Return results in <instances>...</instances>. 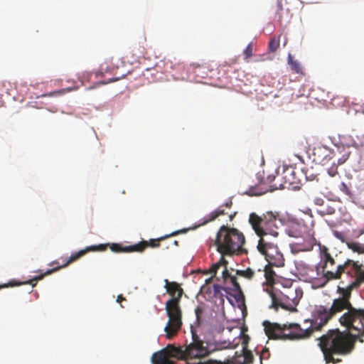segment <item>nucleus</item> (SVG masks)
<instances>
[{
	"mask_svg": "<svg viewBox=\"0 0 364 364\" xmlns=\"http://www.w3.org/2000/svg\"><path fill=\"white\" fill-rule=\"evenodd\" d=\"M334 212H335V210H334V208H328V209H327V210H326V213H327L328 214H333V213H334Z\"/></svg>",
	"mask_w": 364,
	"mask_h": 364,
	"instance_id": "e433bc0d",
	"label": "nucleus"
},
{
	"mask_svg": "<svg viewBox=\"0 0 364 364\" xmlns=\"http://www.w3.org/2000/svg\"><path fill=\"white\" fill-rule=\"evenodd\" d=\"M211 280L212 278L206 279V284L201 287L200 292L203 294L208 295L209 298L212 296L218 297V294L220 293L222 287L219 284H214L211 287L210 285Z\"/></svg>",
	"mask_w": 364,
	"mask_h": 364,
	"instance_id": "dca6fc26",
	"label": "nucleus"
},
{
	"mask_svg": "<svg viewBox=\"0 0 364 364\" xmlns=\"http://www.w3.org/2000/svg\"><path fill=\"white\" fill-rule=\"evenodd\" d=\"M53 264H58V262L55 261V262H53Z\"/></svg>",
	"mask_w": 364,
	"mask_h": 364,
	"instance_id": "c03bdc74",
	"label": "nucleus"
},
{
	"mask_svg": "<svg viewBox=\"0 0 364 364\" xmlns=\"http://www.w3.org/2000/svg\"><path fill=\"white\" fill-rule=\"evenodd\" d=\"M308 322H309V321H308L307 320H306V321H304V323H307Z\"/></svg>",
	"mask_w": 364,
	"mask_h": 364,
	"instance_id": "49530a36",
	"label": "nucleus"
},
{
	"mask_svg": "<svg viewBox=\"0 0 364 364\" xmlns=\"http://www.w3.org/2000/svg\"><path fill=\"white\" fill-rule=\"evenodd\" d=\"M333 234L335 237H336L337 239L341 240L342 242H346L348 241V240H346V237L345 233H343L342 232H339L338 230H334L333 232Z\"/></svg>",
	"mask_w": 364,
	"mask_h": 364,
	"instance_id": "7c9ffc66",
	"label": "nucleus"
},
{
	"mask_svg": "<svg viewBox=\"0 0 364 364\" xmlns=\"http://www.w3.org/2000/svg\"><path fill=\"white\" fill-rule=\"evenodd\" d=\"M205 308L203 305H199L195 309V314L196 316V321L198 324H200L203 321V315Z\"/></svg>",
	"mask_w": 364,
	"mask_h": 364,
	"instance_id": "a878e982",
	"label": "nucleus"
},
{
	"mask_svg": "<svg viewBox=\"0 0 364 364\" xmlns=\"http://www.w3.org/2000/svg\"><path fill=\"white\" fill-rule=\"evenodd\" d=\"M106 73H111L113 75V77L109 79L107 82H112L119 80L124 78L127 75V73L124 71H120L119 68L118 66H109L107 62H105L100 65L99 70L95 74L96 76H98L103 75Z\"/></svg>",
	"mask_w": 364,
	"mask_h": 364,
	"instance_id": "4468645a",
	"label": "nucleus"
},
{
	"mask_svg": "<svg viewBox=\"0 0 364 364\" xmlns=\"http://www.w3.org/2000/svg\"><path fill=\"white\" fill-rule=\"evenodd\" d=\"M277 16L278 18L277 21L279 22L281 25H282L283 23H288L290 20L288 13L286 14L285 17L284 16L282 3V1L280 0L277 1Z\"/></svg>",
	"mask_w": 364,
	"mask_h": 364,
	"instance_id": "6ab92c4d",
	"label": "nucleus"
},
{
	"mask_svg": "<svg viewBox=\"0 0 364 364\" xmlns=\"http://www.w3.org/2000/svg\"><path fill=\"white\" fill-rule=\"evenodd\" d=\"M227 264L228 262L224 257H221L220 259L218 262L213 264L210 267L209 273L215 275L218 269L220 267H223L222 277L226 286L224 287H222V289H223L226 293L234 296L237 303H243L245 298L242 289L237 282L236 277L231 275L228 272L226 267Z\"/></svg>",
	"mask_w": 364,
	"mask_h": 364,
	"instance_id": "6e6552de",
	"label": "nucleus"
},
{
	"mask_svg": "<svg viewBox=\"0 0 364 364\" xmlns=\"http://www.w3.org/2000/svg\"><path fill=\"white\" fill-rule=\"evenodd\" d=\"M264 272V277H266L267 282H270L272 280L274 279V273L270 268L266 267Z\"/></svg>",
	"mask_w": 364,
	"mask_h": 364,
	"instance_id": "c756f323",
	"label": "nucleus"
},
{
	"mask_svg": "<svg viewBox=\"0 0 364 364\" xmlns=\"http://www.w3.org/2000/svg\"><path fill=\"white\" fill-rule=\"evenodd\" d=\"M232 205V202L230 200L229 202H227L225 205L227 207V208H230Z\"/></svg>",
	"mask_w": 364,
	"mask_h": 364,
	"instance_id": "58836bf2",
	"label": "nucleus"
},
{
	"mask_svg": "<svg viewBox=\"0 0 364 364\" xmlns=\"http://www.w3.org/2000/svg\"><path fill=\"white\" fill-rule=\"evenodd\" d=\"M252 52H253V45L252 43H250L247 45V46L243 51V54L245 55V60H247L250 57L252 56Z\"/></svg>",
	"mask_w": 364,
	"mask_h": 364,
	"instance_id": "c85d7f7f",
	"label": "nucleus"
},
{
	"mask_svg": "<svg viewBox=\"0 0 364 364\" xmlns=\"http://www.w3.org/2000/svg\"><path fill=\"white\" fill-rule=\"evenodd\" d=\"M248 194H249V195H257V193H252V192H250Z\"/></svg>",
	"mask_w": 364,
	"mask_h": 364,
	"instance_id": "a19ab883",
	"label": "nucleus"
},
{
	"mask_svg": "<svg viewBox=\"0 0 364 364\" xmlns=\"http://www.w3.org/2000/svg\"><path fill=\"white\" fill-rule=\"evenodd\" d=\"M125 300V298L122 296V295H119L117 299V301L118 303H121L122 301Z\"/></svg>",
	"mask_w": 364,
	"mask_h": 364,
	"instance_id": "c9c22d12",
	"label": "nucleus"
},
{
	"mask_svg": "<svg viewBox=\"0 0 364 364\" xmlns=\"http://www.w3.org/2000/svg\"><path fill=\"white\" fill-rule=\"evenodd\" d=\"M225 214L226 213H225V210L222 208V206H220L217 210L211 212L208 215H207L205 220L201 225H205L215 220L218 217Z\"/></svg>",
	"mask_w": 364,
	"mask_h": 364,
	"instance_id": "412c9836",
	"label": "nucleus"
},
{
	"mask_svg": "<svg viewBox=\"0 0 364 364\" xmlns=\"http://www.w3.org/2000/svg\"><path fill=\"white\" fill-rule=\"evenodd\" d=\"M350 145L356 148L364 146V133L355 135Z\"/></svg>",
	"mask_w": 364,
	"mask_h": 364,
	"instance_id": "b1692460",
	"label": "nucleus"
},
{
	"mask_svg": "<svg viewBox=\"0 0 364 364\" xmlns=\"http://www.w3.org/2000/svg\"><path fill=\"white\" fill-rule=\"evenodd\" d=\"M166 291L171 296L165 304V309L168 321L164 328L167 338H171L181 329L182 325V311L179 302L183 294V289L176 282H169L164 279Z\"/></svg>",
	"mask_w": 364,
	"mask_h": 364,
	"instance_id": "7ed1b4c3",
	"label": "nucleus"
},
{
	"mask_svg": "<svg viewBox=\"0 0 364 364\" xmlns=\"http://www.w3.org/2000/svg\"><path fill=\"white\" fill-rule=\"evenodd\" d=\"M141 245H134L129 246L122 247L120 244L112 243L109 248L114 252H141Z\"/></svg>",
	"mask_w": 364,
	"mask_h": 364,
	"instance_id": "f3484780",
	"label": "nucleus"
},
{
	"mask_svg": "<svg viewBox=\"0 0 364 364\" xmlns=\"http://www.w3.org/2000/svg\"><path fill=\"white\" fill-rule=\"evenodd\" d=\"M274 178H275L274 176L269 175L267 177V182L270 183L274 180Z\"/></svg>",
	"mask_w": 364,
	"mask_h": 364,
	"instance_id": "f704fd0d",
	"label": "nucleus"
},
{
	"mask_svg": "<svg viewBox=\"0 0 364 364\" xmlns=\"http://www.w3.org/2000/svg\"><path fill=\"white\" fill-rule=\"evenodd\" d=\"M269 356V352L267 349H262V352L260 353L259 354V358H260V364H263L262 363V360L264 358H268Z\"/></svg>",
	"mask_w": 364,
	"mask_h": 364,
	"instance_id": "473e14b6",
	"label": "nucleus"
},
{
	"mask_svg": "<svg viewBox=\"0 0 364 364\" xmlns=\"http://www.w3.org/2000/svg\"><path fill=\"white\" fill-rule=\"evenodd\" d=\"M266 291L272 299L270 307L275 310H277L279 307L288 310L294 309L303 296L302 290L293 286L284 287L283 291L269 286Z\"/></svg>",
	"mask_w": 364,
	"mask_h": 364,
	"instance_id": "423d86ee",
	"label": "nucleus"
},
{
	"mask_svg": "<svg viewBox=\"0 0 364 364\" xmlns=\"http://www.w3.org/2000/svg\"><path fill=\"white\" fill-rule=\"evenodd\" d=\"M347 247L351 250L353 252L358 254H364V245L358 242H354L349 240L346 242Z\"/></svg>",
	"mask_w": 364,
	"mask_h": 364,
	"instance_id": "aec40b11",
	"label": "nucleus"
},
{
	"mask_svg": "<svg viewBox=\"0 0 364 364\" xmlns=\"http://www.w3.org/2000/svg\"><path fill=\"white\" fill-rule=\"evenodd\" d=\"M231 346V342L229 341H215L213 344H208V346H204L205 348L208 351V355L210 352L215 350H220L227 349Z\"/></svg>",
	"mask_w": 364,
	"mask_h": 364,
	"instance_id": "a211bd4d",
	"label": "nucleus"
},
{
	"mask_svg": "<svg viewBox=\"0 0 364 364\" xmlns=\"http://www.w3.org/2000/svg\"><path fill=\"white\" fill-rule=\"evenodd\" d=\"M360 110L363 112V114H364V104L361 105Z\"/></svg>",
	"mask_w": 364,
	"mask_h": 364,
	"instance_id": "ea45409f",
	"label": "nucleus"
},
{
	"mask_svg": "<svg viewBox=\"0 0 364 364\" xmlns=\"http://www.w3.org/2000/svg\"><path fill=\"white\" fill-rule=\"evenodd\" d=\"M245 237L242 232L235 228L222 225L214 242L221 257L224 255H240L244 252Z\"/></svg>",
	"mask_w": 364,
	"mask_h": 364,
	"instance_id": "20e7f679",
	"label": "nucleus"
},
{
	"mask_svg": "<svg viewBox=\"0 0 364 364\" xmlns=\"http://www.w3.org/2000/svg\"><path fill=\"white\" fill-rule=\"evenodd\" d=\"M358 237L363 235L364 234V228L359 229L358 230Z\"/></svg>",
	"mask_w": 364,
	"mask_h": 364,
	"instance_id": "4c0bfd02",
	"label": "nucleus"
},
{
	"mask_svg": "<svg viewBox=\"0 0 364 364\" xmlns=\"http://www.w3.org/2000/svg\"><path fill=\"white\" fill-rule=\"evenodd\" d=\"M364 282V270L346 287H338L340 296L334 299L330 307L317 306L310 321V326L301 328L296 323L282 325L264 321L262 323L266 336L273 340H299L309 338L315 331H320L338 314L346 311L338 318L342 326L364 333V309L355 308L350 302L351 291Z\"/></svg>",
	"mask_w": 364,
	"mask_h": 364,
	"instance_id": "f257e3e1",
	"label": "nucleus"
},
{
	"mask_svg": "<svg viewBox=\"0 0 364 364\" xmlns=\"http://www.w3.org/2000/svg\"><path fill=\"white\" fill-rule=\"evenodd\" d=\"M283 173H284L283 178H284L285 183H287L289 185L294 183V181L293 180L294 179V177H293L294 171L292 169L287 168V169L284 170Z\"/></svg>",
	"mask_w": 364,
	"mask_h": 364,
	"instance_id": "393cba45",
	"label": "nucleus"
},
{
	"mask_svg": "<svg viewBox=\"0 0 364 364\" xmlns=\"http://www.w3.org/2000/svg\"><path fill=\"white\" fill-rule=\"evenodd\" d=\"M288 63L291 67V69L296 73L303 74V70L301 64L299 61L293 59L291 54L288 55Z\"/></svg>",
	"mask_w": 364,
	"mask_h": 364,
	"instance_id": "4be33fe9",
	"label": "nucleus"
},
{
	"mask_svg": "<svg viewBox=\"0 0 364 364\" xmlns=\"http://www.w3.org/2000/svg\"><path fill=\"white\" fill-rule=\"evenodd\" d=\"M339 188H340L341 191H342L343 193H344L347 196H350L351 195V193H350V191L349 188L348 187V186L345 183H343V182L341 183L340 184Z\"/></svg>",
	"mask_w": 364,
	"mask_h": 364,
	"instance_id": "2f4dec72",
	"label": "nucleus"
},
{
	"mask_svg": "<svg viewBox=\"0 0 364 364\" xmlns=\"http://www.w3.org/2000/svg\"><path fill=\"white\" fill-rule=\"evenodd\" d=\"M173 243L175 245H178V242L176 240H174Z\"/></svg>",
	"mask_w": 364,
	"mask_h": 364,
	"instance_id": "79ce46f5",
	"label": "nucleus"
},
{
	"mask_svg": "<svg viewBox=\"0 0 364 364\" xmlns=\"http://www.w3.org/2000/svg\"><path fill=\"white\" fill-rule=\"evenodd\" d=\"M279 43L280 42L279 38L276 37L272 38L268 44L269 50L270 52H275L279 48Z\"/></svg>",
	"mask_w": 364,
	"mask_h": 364,
	"instance_id": "cd10ccee",
	"label": "nucleus"
},
{
	"mask_svg": "<svg viewBox=\"0 0 364 364\" xmlns=\"http://www.w3.org/2000/svg\"><path fill=\"white\" fill-rule=\"evenodd\" d=\"M361 269L357 262L348 259L343 263L338 264L335 269V274H330L331 278H336V280L341 279L343 274H346L350 279L349 282H352L357 277Z\"/></svg>",
	"mask_w": 364,
	"mask_h": 364,
	"instance_id": "9b49d317",
	"label": "nucleus"
},
{
	"mask_svg": "<svg viewBox=\"0 0 364 364\" xmlns=\"http://www.w3.org/2000/svg\"><path fill=\"white\" fill-rule=\"evenodd\" d=\"M108 245H109V244H100V245H97L88 246L83 250H81L75 253H73L70 255V258L63 264H62L60 266H58L53 269H48L45 273L41 274L36 277H34L32 279H31L28 281L23 282H16L14 281H11L9 283L0 285V289L6 288V287H16V286H20L21 284H31L33 287H36L38 281L43 279L45 276L49 275V274H52L53 272H55L63 267H67L70 263H71L74 261H76L80 257H82L83 255H85L86 253H87L89 252H103L107 250Z\"/></svg>",
	"mask_w": 364,
	"mask_h": 364,
	"instance_id": "0eeeda50",
	"label": "nucleus"
},
{
	"mask_svg": "<svg viewBox=\"0 0 364 364\" xmlns=\"http://www.w3.org/2000/svg\"><path fill=\"white\" fill-rule=\"evenodd\" d=\"M316 244V240L313 233H309L305 237L298 238L296 241L290 243L292 253L297 254L301 252H309L313 250Z\"/></svg>",
	"mask_w": 364,
	"mask_h": 364,
	"instance_id": "f8f14e48",
	"label": "nucleus"
},
{
	"mask_svg": "<svg viewBox=\"0 0 364 364\" xmlns=\"http://www.w3.org/2000/svg\"><path fill=\"white\" fill-rule=\"evenodd\" d=\"M237 274L243 277L246 279H251L255 275L254 271L250 268H247L245 270H237Z\"/></svg>",
	"mask_w": 364,
	"mask_h": 364,
	"instance_id": "bb28decb",
	"label": "nucleus"
},
{
	"mask_svg": "<svg viewBox=\"0 0 364 364\" xmlns=\"http://www.w3.org/2000/svg\"><path fill=\"white\" fill-rule=\"evenodd\" d=\"M249 223L259 238H267L268 235L274 237L279 235L278 230L282 223L278 212L267 211L261 216L250 213Z\"/></svg>",
	"mask_w": 364,
	"mask_h": 364,
	"instance_id": "39448f33",
	"label": "nucleus"
},
{
	"mask_svg": "<svg viewBox=\"0 0 364 364\" xmlns=\"http://www.w3.org/2000/svg\"><path fill=\"white\" fill-rule=\"evenodd\" d=\"M319 245L320 262L316 266V270L318 275H321L323 281L322 287L326 285L331 280H336V278H331L330 274H335V269L338 264V255L333 256L329 249L325 245Z\"/></svg>",
	"mask_w": 364,
	"mask_h": 364,
	"instance_id": "1a4fd4ad",
	"label": "nucleus"
},
{
	"mask_svg": "<svg viewBox=\"0 0 364 364\" xmlns=\"http://www.w3.org/2000/svg\"><path fill=\"white\" fill-rule=\"evenodd\" d=\"M232 217H233V216H232V215H230V220H232Z\"/></svg>",
	"mask_w": 364,
	"mask_h": 364,
	"instance_id": "a18cd8bd",
	"label": "nucleus"
},
{
	"mask_svg": "<svg viewBox=\"0 0 364 364\" xmlns=\"http://www.w3.org/2000/svg\"><path fill=\"white\" fill-rule=\"evenodd\" d=\"M333 154V157H336L338 159V164L336 165L334 163L333 165L328 169L327 172L328 175L331 177L336 176L338 172V166L344 164L350 156V151L348 148H345L343 146H338L336 148V151H333L331 152Z\"/></svg>",
	"mask_w": 364,
	"mask_h": 364,
	"instance_id": "ddd939ff",
	"label": "nucleus"
},
{
	"mask_svg": "<svg viewBox=\"0 0 364 364\" xmlns=\"http://www.w3.org/2000/svg\"><path fill=\"white\" fill-rule=\"evenodd\" d=\"M254 356L251 350L247 349V343L242 344L241 351H236L232 358V364H251L253 363Z\"/></svg>",
	"mask_w": 364,
	"mask_h": 364,
	"instance_id": "2eb2a0df",
	"label": "nucleus"
},
{
	"mask_svg": "<svg viewBox=\"0 0 364 364\" xmlns=\"http://www.w3.org/2000/svg\"><path fill=\"white\" fill-rule=\"evenodd\" d=\"M91 74L86 72L83 73L82 75L79 76V79L84 83V81H89Z\"/></svg>",
	"mask_w": 364,
	"mask_h": 364,
	"instance_id": "72a5a7b5",
	"label": "nucleus"
},
{
	"mask_svg": "<svg viewBox=\"0 0 364 364\" xmlns=\"http://www.w3.org/2000/svg\"><path fill=\"white\" fill-rule=\"evenodd\" d=\"M168 236H166L165 237H161L159 239H154L150 240L149 241H141L137 245H141V252H143L147 247H158L160 245V240H163L164 238H166Z\"/></svg>",
	"mask_w": 364,
	"mask_h": 364,
	"instance_id": "5701e85b",
	"label": "nucleus"
},
{
	"mask_svg": "<svg viewBox=\"0 0 364 364\" xmlns=\"http://www.w3.org/2000/svg\"><path fill=\"white\" fill-rule=\"evenodd\" d=\"M259 252L264 256L269 265L281 267L284 266L283 254L277 245L269 241L268 238H259L257 246Z\"/></svg>",
	"mask_w": 364,
	"mask_h": 364,
	"instance_id": "9d476101",
	"label": "nucleus"
},
{
	"mask_svg": "<svg viewBox=\"0 0 364 364\" xmlns=\"http://www.w3.org/2000/svg\"><path fill=\"white\" fill-rule=\"evenodd\" d=\"M344 327L347 332H342L338 328L332 329L319 338L318 345L326 363H338L341 360L334 358V354L346 355L352 351L355 343L353 332L355 333L356 338L364 336V333H359L356 330H348L346 326Z\"/></svg>",
	"mask_w": 364,
	"mask_h": 364,
	"instance_id": "f03ea898",
	"label": "nucleus"
},
{
	"mask_svg": "<svg viewBox=\"0 0 364 364\" xmlns=\"http://www.w3.org/2000/svg\"><path fill=\"white\" fill-rule=\"evenodd\" d=\"M177 233H178V232H173L171 235H176V234H177Z\"/></svg>",
	"mask_w": 364,
	"mask_h": 364,
	"instance_id": "37998d69",
	"label": "nucleus"
},
{
	"mask_svg": "<svg viewBox=\"0 0 364 364\" xmlns=\"http://www.w3.org/2000/svg\"><path fill=\"white\" fill-rule=\"evenodd\" d=\"M359 341H360V342H363V339H361V338H359Z\"/></svg>",
	"mask_w": 364,
	"mask_h": 364,
	"instance_id": "de8ad7c7",
	"label": "nucleus"
}]
</instances>
